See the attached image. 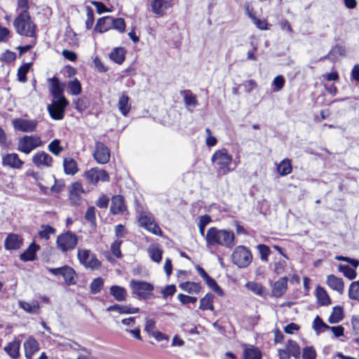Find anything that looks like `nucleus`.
Returning <instances> with one entry per match:
<instances>
[{
	"label": "nucleus",
	"mask_w": 359,
	"mask_h": 359,
	"mask_svg": "<svg viewBox=\"0 0 359 359\" xmlns=\"http://www.w3.org/2000/svg\"><path fill=\"white\" fill-rule=\"evenodd\" d=\"M344 317L343 307L341 306H335L332 308V311L328 318V322L331 324L337 323L342 320Z\"/></svg>",
	"instance_id": "ea45409f"
},
{
	"label": "nucleus",
	"mask_w": 359,
	"mask_h": 359,
	"mask_svg": "<svg viewBox=\"0 0 359 359\" xmlns=\"http://www.w3.org/2000/svg\"><path fill=\"white\" fill-rule=\"evenodd\" d=\"M313 328L316 332H323L325 330H329L330 326L323 322V320L317 316L313 320Z\"/></svg>",
	"instance_id": "052dcab7"
},
{
	"label": "nucleus",
	"mask_w": 359,
	"mask_h": 359,
	"mask_svg": "<svg viewBox=\"0 0 359 359\" xmlns=\"http://www.w3.org/2000/svg\"><path fill=\"white\" fill-rule=\"evenodd\" d=\"M67 87L69 90V93L72 95H78L81 93V82L76 78L72 81H69L68 82Z\"/></svg>",
	"instance_id": "49530a36"
},
{
	"label": "nucleus",
	"mask_w": 359,
	"mask_h": 359,
	"mask_svg": "<svg viewBox=\"0 0 359 359\" xmlns=\"http://www.w3.org/2000/svg\"><path fill=\"white\" fill-rule=\"evenodd\" d=\"M338 271L341 272L349 280L355 279L357 276L356 271L348 265L339 264L338 266Z\"/></svg>",
	"instance_id": "8fccbe9b"
},
{
	"label": "nucleus",
	"mask_w": 359,
	"mask_h": 359,
	"mask_svg": "<svg viewBox=\"0 0 359 359\" xmlns=\"http://www.w3.org/2000/svg\"><path fill=\"white\" fill-rule=\"evenodd\" d=\"M111 29L116 30L119 33H123L126 31V22L122 18H113L111 20Z\"/></svg>",
	"instance_id": "a18cd8bd"
},
{
	"label": "nucleus",
	"mask_w": 359,
	"mask_h": 359,
	"mask_svg": "<svg viewBox=\"0 0 359 359\" xmlns=\"http://www.w3.org/2000/svg\"><path fill=\"white\" fill-rule=\"evenodd\" d=\"M62 167L66 175L74 176L79 171L78 163L70 156L63 158Z\"/></svg>",
	"instance_id": "412c9836"
},
{
	"label": "nucleus",
	"mask_w": 359,
	"mask_h": 359,
	"mask_svg": "<svg viewBox=\"0 0 359 359\" xmlns=\"http://www.w3.org/2000/svg\"><path fill=\"white\" fill-rule=\"evenodd\" d=\"M48 81L50 83V91L55 98L59 99L61 97H65L63 95L65 83H60L56 76L49 79Z\"/></svg>",
	"instance_id": "5701e85b"
},
{
	"label": "nucleus",
	"mask_w": 359,
	"mask_h": 359,
	"mask_svg": "<svg viewBox=\"0 0 359 359\" xmlns=\"http://www.w3.org/2000/svg\"><path fill=\"white\" fill-rule=\"evenodd\" d=\"M19 306L22 309L29 314L39 315L41 313L39 302L36 299H33L30 302L20 301Z\"/></svg>",
	"instance_id": "393cba45"
},
{
	"label": "nucleus",
	"mask_w": 359,
	"mask_h": 359,
	"mask_svg": "<svg viewBox=\"0 0 359 359\" xmlns=\"http://www.w3.org/2000/svg\"><path fill=\"white\" fill-rule=\"evenodd\" d=\"M233 156L226 148L216 150L211 156V162L219 175H226L231 172Z\"/></svg>",
	"instance_id": "f03ea898"
},
{
	"label": "nucleus",
	"mask_w": 359,
	"mask_h": 359,
	"mask_svg": "<svg viewBox=\"0 0 359 359\" xmlns=\"http://www.w3.org/2000/svg\"><path fill=\"white\" fill-rule=\"evenodd\" d=\"M38 121L35 119H25L15 118L12 121L13 127L18 131L23 133L34 132L37 128Z\"/></svg>",
	"instance_id": "4468645a"
},
{
	"label": "nucleus",
	"mask_w": 359,
	"mask_h": 359,
	"mask_svg": "<svg viewBox=\"0 0 359 359\" xmlns=\"http://www.w3.org/2000/svg\"><path fill=\"white\" fill-rule=\"evenodd\" d=\"M109 294L118 302H124L128 297V292L125 287L114 285L109 288Z\"/></svg>",
	"instance_id": "7c9ffc66"
},
{
	"label": "nucleus",
	"mask_w": 359,
	"mask_h": 359,
	"mask_svg": "<svg viewBox=\"0 0 359 359\" xmlns=\"http://www.w3.org/2000/svg\"><path fill=\"white\" fill-rule=\"evenodd\" d=\"M207 244L231 249L236 245V238L231 230L219 229L215 226L209 228L205 235Z\"/></svg>",
	"instance_id": "f257e3e1"
},
{
	"label": "nucleus",
	"mask_w": 359,
	"mask_h": 359,
	"mask_svg": "<svg viewBox=\"0 0 359 359\" xmlns=\"http://www.w3.org/2000/svg\"><path fill=\"white\" fill-rule=\"evenodd\" d=\"M78 243V236L71 231H67L59 234L55 241L57 249L63 254L74 250Z\"/></svg>",
	"instance_id": "39448f33"
},
{
	"label": "nucleus",
	"mask_w": 359,
	"mask_h": 359,
	"mask_svg": "<svg viewBox=\"0 0 359 359\" xmlns=\"http://www.w3.org/2000/svg\"><path fill=\"white\" fill-rule=\"evenodd\" d=\"M138 222L142 227L153 234L161 236L163 233L161 227L155 222L154 217L151 213L141 212L138 218Z\"/></svg>",
	"instance_id": "9d476101"
},
{
	"label": "nucleus",
	"mask_w": 359,
	"mask_h": 359,
	"mask_svg": "<svg viewBox=\"0 0 359 359\" xmlns=\"http://www.w3.org/2000/svg\"><path fill=\"white\" fill-rule=\"evenodd\" d=\"M316 296L320 306H328L331 304V299L327 291L320 285H318L316 288Z\"/></svg>",
	"instance_id": "f704fd0d"
},
{
	"label": "nucleus",
	"mask_w": 359,
	"mask_h": 359,
	"mask_svg": "<svg viewBox=\"0 0 359 359\" xmlns=\"http://www.w3.org/2000/svg\"><path fill=\"white\" fill-rule=\"evenodd\" d=\"M326 283L329 287L342 294L344 291V283L342 278L337 277L334 274H330L327 276Z\"/></svg>",
	"instance_id": "4be33fe9"
},
{
	"label": "nucleus",
	"mask_w": 359,
	"mask_h": 359,
	"mask_svg": "<svg viewBox=\"0 0 359 359\" xmlns=\"http://www.w3.org/2000/svg\"><path fill=\"white\" fill-rule=\"evenodd\" d=\"M122 243L123 242L121 240L116 239L111 244V252L118 259H120L123 257L122 252L121 251V245Z\"/></svg>",
	"instance_id": "13d9d810"
},
{
	"label": "nucleus",
	"mask_w": 359,
	"mask_h": 359,
	"mask_svg": "<svg viewBox=\"0 0 359 359\" xmlns=\"http://www.w3.org/2000/svg\"><path fill=\"white\" fill-rule=\"evenodd\" d=\"M348 297L359 301V280L351 283L348 289Z\"/></svg>",
	"instance_id": "5fc2aeb1"
},
{
	"label": "nucleus",
	"mask_w": 359,
	"mask_h": 359,
	"mask_svg": "<svg viewBox=\"0 0 359 359\" xmlns=\"http://www.w3.org/2000/svg\"><path fill=\"white\" fill-rule=\"evenodd\" d=\"M93 156L97 163L106 164L110 160V150L103 142L97 141L95 143Z\"/></svg>",
	"instance_id": "ddd939ff"
},
{
	"label": "nucleus",
	"mask_w": 359,
	"mask_h": 359,
	"mask_svg": "<svg viewBox=\"0 0 359 359\" xmlns=\"http://www.w3.org/2000/svg\"><path fill=\"white\" fill-rule=\"evenodd\" d=\"M13 26L16 32L27 37L36 36V25L32 20L29 13H19L13 20Z\"/></svg>",
	"instance_id": "7ed1b4c3"
},
{
	"label": "nucleus",
	"mask_w": 359,
	"mask_h": 359,
	"mask_svg": "<svg viewBox=\"0 0 359 359\" xmlns=\"http://www.w3.org/2000/svg\"><path fill=\"white\" fill-rule=\"evenodd\" d=\"M86 20L85 21V26L86 29H92L94 22H95V16L94 12L91 7L86 6Z\"/></svg>",
	"instance_id": "6e6d98bb"
},
{
	"label": "nucleus",
	"mask_w": 359,
	"mask_h": 359,
	"mask_svg": "<svg viewBox=\"0 0 359 359\" xmlns=\"http://www.w3.org/2000/svg\"><path fill=\"white\" fill-rule=\"evenodd\" d=\"M253 23L255 25L257 29L260 30H267L269 29V25L268 24L266 20L265 19H259L256 16H253Z\"/></svg>",
	"instance_id": "69168bd1"
},
{
	"label": "nucleus",
	"mask_w": 359,
	"mask_h": 359,
	"mask_svg": "<svg viewBox=\"0 0 359 359\" xmlns=\"http://www.w3.org/2000/svg\"><path fill=\"white\" fill-rule=\"evenodd\" d=\"M111 16L107 15L97 19L93 31L97 33H104L111 29Z\"/></svg>",
	"instance_id": "cd10ccee"
},
{
	"label": "nucleus",
	"mask_w": 359,
	"mask_h": 359,
	"mask_svg": "<svg viewBox=\"0 0 359 359\" xmlns=\"http://www.w3.org/2000/svg\"><path fill=\"white\" fill-rule=\"evenodd\" d=\"M288 278L286 276L282 277L276 280L271 288V294L276 298L281 297L287 290Z\"/></svg>",
	"instance_id": "aec40b11"
},
{
	"label": "nucleus",
	"mask_w": 359,
	"mask_h": 359,
	"mask_svg": "<svg viewBox=\"0 0 359 359\" xmlns=\"http://www.w3.org/2000/svg\"><path fill=\"white\" fill-rule=\"evenodd\" d=\"M127 209V205L123 196L118 194L112 196L109 208L111 215H123Z\"/></svg>",
	"instance_id": "f3484780"
},
{
	"label": "nucleus",
	"mask_w": 359,
	"mask_h": 359,
	"mask_svg": "<svg viewBox=\"0 0 359 359\" xmlns=\"http://www.w3.org/2000/svg\"><path fill=\"white\" fill-rule=\"evenodd\" d=\"M41 229L42 230L39 231V236L46 241L49 240L50 235L54 234L56 231L55 229L50 225H42Z\"/></svg>",
	"instance_id": "864d4df0"
},
{
	"label": "nucleus",
	"mask_w": 359,
	"mask_h": 359,
	"mask_svg": "<svg viewBox=\"0 0 359 359\" xmlns=\"http://www.w3.org/2000/svg\"><path fill=\"white\" fill-rule=\"evenodd\" d=\"M32 162L37 168H50L53 164V158L46 151H39L32 156Z\"/></svg>",
	"instance_id": "dca6fc26"
},
{
	"label": "nucleus",
	"mask_w": 359,
	"mask_h": 359,
	"mask_svg": "<svg viewBox=\"0 0 359 359\" xmlns=\"http://www.w3.org/2000/svg\"><path fill=\"white\" fill-rule=\"evenodd\" d=\"M85 191L80 181H76L71 184L68 190V200L72 206L77 207L81 205L82 194Z\"/></svg>",
	"instance_id": "f8f14e48"
},
{
	"label": "nucleus",
	"mask_w": 359,
	"mask_h": 359,
	"mask_svg": "<svg viewBox=\"0 0 359 359\" xmlns=\"http://www.w3.org/2000/svg\"><path fill=\"white\" fill-rule=\"evenodd\" d=\"M84 218L92 226L96 225L95 208L94 206H89L85 213Z\"/></svg>",
	"instance_id": "bf43d9fd"
},
{
	"label": "nucleus",
	"mask_w": 359,
	"mask_h": 359,
	"mask_svg": "<svg viewBox=\"0 0 359 359\" xmlns=\"http://www.w3.org/2000/svg\"><path fill=\"white\" fill-rule=\"evenodd\" d=\"M180 93L183 97L184 104L187 107H196L198 105L197 97L191 90H182Z\"/></svg>",
	"instance_id": "72a5a7b5"
},
{
	"label": "nucleus",
	"mask_w": 359,
	"mask_h": 359,
	"mask_svg": "<svg viewBox=\"0 0 359 359\" xmlns=\"http://www.w3.org/2000/svg\"><path fill=\"white\" fill-rule=\"evenodd\" d=\"M77 258L81 264L87 269L96 270L102 266V262L89 250L79 249L77 251Z\"/></svg>",
	"instance_id": "1a4fd4ad"
},
{
	"label": "nucleus",
	"mask_w": 359,
	"mask_h": 359,
	"mask_svg": "<svg viewBox=\"0 0 359 359\" xmlns=\"http://www.w3.org/2000/svg\"><path fill=\"white\" fill-rule=\"evenodd\" d=\"M15 53L7 49L1 54L0 57V61L4 62L6 63H11L13 62L15 60Z\"/></svg>",
	"instance_id": "680f3d73"
},
{
	"label": "nucleus",
	"mask_w": 359,
	"mask_h": 359,
	"mask_svg": "<svg viewBox=\"0 0 359 359\" xmlns=\"http://www.w3.org/2000/svg\"><path fill=\"white\" fill-rule=\"evenodd\" d=\"M127 50L124 47H115L109 54V59L114 63L121 65L125 60Z\"/></svg>",
	"instance_id": "b1692460"
},
{
	"label": "nucleus",
	"mask_w": 359,
	"mask_h": 359,
	"mask_svg": "<svg viewBox=\"0 0 359 359\" xmlns=\"http://www.w3.org/2000/svg\"><path fill=\"white\" fill-rule=\"evenodd\" d=\"M1 164L4 167L20 170L23 167L25 162L20 158L18 154L10 153L2 155Z\"/></svg>",
	"instance_id": "2eb2a0df"
},
{
	"label": "nucleus",
	"mask_w": 359,
	"mask_h": 359,
	"mask_svg": "<svg viewBox=\"0 0 359 359\" xmlns=\"http://www.w3.org/2000/svg\"><path fill=\"white\" fill-rule=\"evenodd\" d=\"M285 84V79L283 75L276 76L271 83L273 92H278L282 90Z\"/></svg>",
	"instance_id": "603ef678"
},
{
	"label": "nucleus",
	"mask_w": 359,
	"mask_h": 359,
	"mask_svg": "<svg viewBox=\"0 0 359 359\" xmlns=\"http://www.w3.org/2000/svg\"><path fill=\"white\" fill-rule=\"evenodd\" d=\"M207 285L211 288L219 296L222 297L224 295V292L217 283L210 276L204 279Z\"/></svg>",
	"instance_id": "de8ad7c7"
},
{
	"label": "nucleus",
	"mask_w": 359,
	"mask_h": 359,
	"mask_svg": "<svg viewBox=\"0 0 359 359\" xmlns=\"http://www.w3.org/2000/svg\"><path fill=\"white\" fill-rule=\"evenodd\" d=\"M83 177L87 183L96 187L100 181L107 182L110 181L109 173L104 169L97 167L92 168L83 172Z\"/></svg>",
	"instance_id": "6e6552de"
},
{
	"label": "nucleus",
	"mask_w": 359,
	"mask_h": 359,
	"mask_svg": "<svg viewBox=\"0 0 359 359\" xmlns=\"http://www.w3.org/2000/svg\"><path fill=\"white\" fill-rule=\"evenodd\" d=\"M256 248L259 252L261 261L267 263L269 262V257L271 254L270 248L265 244H258Z\"/></svg>",
	"instance_id": "37998d69"
},
{
	"label": "nucleus",
	"mask_w": 359,
	"mask_h": 359,
	"mask_svg": "<svg viewBox=\"0 0 359 359\" xmlns=\"http://www.w3.org/2000/svg\"><path fill=\"white\" fill-rule=\"evenodd\" d=\"M65 283L67 285H73L76 283L77 275L75 270L67 266L62 276Z\"/></svg>",
	"instance_id": "79ce46f5"
},
{
	"label": "nucleus",
	"mask_w": 359,
	"mask_h": 359,
	"mask_svg": "<svg viewBox=\"0 0 359 359\" xmlns=\"http://www.w3.org/2000/svg\"><path fill=\"white\" fill-rule=\"evenodd\" d=\"M74 108L79 112L84 111L87 107L88 104L85 98L79 97L74 101Z\"/></svg>",
	"instance_id": "0e129e2a"
},
{
	"label": "nucleus",
	"mask_w": 359,
	"mask_h": 359,
	"mask_svg": "<svg viewBox=\"0 0 359 359\" xmlns=\"http://www.w3.org/2000/svg\"><path fill=\"white\" fill-rule=\"evenodd\" d=\"M215 296L210 293H207L203 298L200 300L199 309L202 311L210 310L211 311H214V301Z\"/></svg>",
	"instance_id": "4c0bfd02"
},
{
	"label": "nucleus",
	"mask_w": 359,
	"mask_h": 359,
	"mask_svg": "<svg viewBox=\"0 0 359 359\" xmlns=\"http://www.w3.org/2000/svg\"><path fill=\"white\" fill-rule=\"evenodd\" d=\"M107 311H116L120 314H134L139 313L140 309L138 307H132L130 305H121L115 304L107 307Z\"/></svg>",
	"instance_id": "c85d7f7f"
},
{
	"label": "nucleus",
	"mask_w": 359,
	"mask_h": 359,
	"mask_svg": "<svg viewBox=\"0 0 359 359\" xmlns=\"http://www.w3.org/2000/svg\"><path fill=\"white\" fill-rule=\"evenodd\" d=\"M42 144L41 138L39 135H24L19 139L17 150L25 154H29L41 147Z\"/></svg>",
	"instance_id": "423d86ee"
},
{
	"label": "nucleus",
	"mask_w": 359,
	"mask_h": 359,
	"mask_svg": "<svg viewBox=\"0 0 359 359\" xmlns=\"http://www.w3.org/2000/svg\"><path fill=\"white\" fill-rule=\"evenodd\" d=\"M130 287L133 294L137 295L140 299H148L152 295L154 290L151 283L134 279L130 281Z\"/></svg>",
	"instance_id": "0eeeda50"
},
{
	"label": "nucleus",
	"mask_w": 359,
	"mask_h": 359,
	"mask_svg": "<svg viewBox=\"0 0 359 359\" xmlns=\"http://www.w3.org/2000/svg\"><path fill=\"white\" fill-rule=\"evenodd\" d=\"M179 287L184 291L191 294L195 293L198 294L202 287L200 283L191 282V281H185L184 283H181L179 285Z\"/></svg>",
	"instance_id": "c9c22d12"
},
{
	"label": "nucleus",
	"mask_w": 359,
	"mask_h": 359,
	"mask_svg": "<svg viewBox=\"0 0 359 359\" xmlns=\"http://www.w3.org/2000/svg\"><path fill=\"white\" fill-rule=\"evenodd\" d=\"M346 50L345 46L340 44H336L332 47L327 55L320 58V60L329 59L334 61L337 58V55L344 57L346 56Z\"/></svg>",
	"instance_id": "c756f323"
},
{
	"label": "nucleus",
	"mask_w": 359,
	"mask_h": 359,
	"mask_svg": "<svg viewBox=\"0 0 359 359\" xmlns=\"http://www.w3.org/2000/svg\"><path fill=\"white\" fill-rule=\"evenodd\" d=\"M40 250V246L32 242L29 247L20 255V260L23 262L34 261L36 259V252Z\"/></svg>",
	"instance_id": "a878e982"
},
{
	"label": "nucleus",
	"mask_w": 359,
	"mask_h": 359,
	"mask_svg": "<svg viewBox=\"0 0 359 359\" xmlns=\"http://www.w3.org/2000/svg\"><path fill=\"white\" fill-rule=\"evenodd\" d=\"M11 37V31L5 27L0 25V43H6Z\"/></svg>",
	"instance_id": "774afa93"
},
{
	"label": "nucleus",
	"mask_w": 359,
	"mask_h": 359,
	"mask_svg": "<svg viewBox=\"0 0 359 359\" xmlns=\"http://www.w3.org/2000/svg\"><path fill=\"white\" fill-rule=\"evenodd\" d=\"M285 350L288 351V353L294 358L298 359L300 358L301 349L296 341L292 339L287 340Z\"/></svg>",
	"instance_id": "58836bf2"
},
{
	"label": "nucleus",
	"mask_w": 359,
	"mask_h": 359,
	"mask_svg": "<svg viewBox=\"0 0 359 359\" xmlns=\"http://www.w3.org/2000/svg\"><path fill=\"white\" fill-rule=\"evenodd\" d=\"M104 286V280L101 277H97L93 280L90 284V292L93 294L100 292Z\"/></svg>",
	"instance_id": "3c124183"
},
{
	"label": "nucleus",
	"mask_w": 359,
	"mask_h": 359,
	"mask_svg": "<svg viewBox=\"0 0 359 359\" xmlns=\"http://www.w3.org/2000/svg\"><path fill=\"white\" fill-rule=\"evenodd\" d=\"M150 5L154 14L163 17L165 14V10L172 8L173 4L172 0H152Z\"/></svg>",
	"instance_id": "a211bd4d"
},
{
	"label": "nucleus",
	"mask_w": 359,
	"mask_h": 359,
	"mask_svg": "<svg viewBox=\"0 0 359 359\" xmlns=\"http://www.w3.org/2000/svg\"><path fill=\"white\" fill-rule=\"evenodd\" d=\"M149 255L151 259L156 263H159L162 260L163 251L158 247L150 249Z\"/></svg>",
	"instance_id": "e2e57ef3"
},
{
	"label": "nucleus",
	"mask_w": 359,
	"mask_h": 359,
	"mask_svg": "<svg viewBox=\"0 0 359 359\" xmlns=\"http://www.w3.org/2000/svg\"><path fill=\"white\" fill-rule=\"evenodd\" d=\"M59 139L53 140L48 145V150L54 156H59L63 151L64 147L60 144Z\"/></svg>",
	"instance_id": "c03bdc74"
},
{
	"label": "nucleus",
	"mask_w": 359,
	"mask_h": 359,
	"mask_svg": "<svg viewBox=\"0 0 359 359\" xmlns=\"http://www.w3.org/2000/svg\"><path fill=\"white\" fill-rule=\"evenodd\" d=\"M248 290L260 297H264L266 294V288L262 284L255 281H249L245 284Z\"/></svg>",
	"instance_id": "a19ab883"
},
{
	"label": "nucleus",
	"mask_w": 359,
	"mask_h": 359,
	"mask_svg": "<svg viewBox=\"0 0 359 359\" xmlns=\"http://www.w3.org/2000/svg\"><path fill=\"white\" fill-rule=\"evenodd\" d=\"M69 104L65 97H61L48 106V111L50 117L54 120H62L65 117L67 106Z\"/></svg>",
	"instance_id": "9b49d317"
},
{
	"label": "nucleus",
	"mask_w": 359,
	"mask_h": 359,
	"mask_svg": "<svg viewBox=\"0 0 359 359\" xmlns=\"http://www.w3.org/2000/svg\"><path fill=\"white\" fill-rule=\"evenodd\" d=\"M24 243L23 238L14 233H8L4 240V248L6 250H18Z\"/></svg>",
	"instance_id": "6ab92c4d"
},
{
	"label": "nucleus",
	"mask_w": 359,
	"mask_h": 359,
	"mask_svg": "<svg viewBox=\"0 0 359 359\" xmlns=\"http://www.w3.org/2000/svg\"><path fill=\"white\" fill-rule=\"evenodd\" d=\"M277 172L280 176H286L292 171V161L290 159L285 158L282 160L277 165Z\"/></svg>",
	"instance_id": "e433bc0d"
},
{
	"label": "nucleus",
	"mask_w": 359,
	"mask_h": 359,
	"mask_svg": "<svg viewBox=\"0 0 359 359\" xmlns=\"http://www.w3.org/2000/svg\"><path fill=\"white\" fill-rule=\"evenodd\" d=\"M31 67V63H25L20 66L17 72L18 79L20 82L25 83L27 81V74Z\"/></svg>",
	"instance_id": "09e8293b"
},
{
	"label": "nucleus",
	"mask_w": 359,
	"mask_h": 359,
	"mask_svg": "<svg viewBox=\"0 0 359 359\" xmlns=\"http://www.w3.org/2000/svg\"><path fill=\"white\" fill-rule=\"evenodd\" d=\"M129 100L130 98L126 93H123L118 99V107L121 114L124 116H126L128 114L131 109V104L129 103Z\"/></svg>",
	"instance_id": "2f4dec72"
},
{
	"label": "nucleus",
	"mask_w": 359,
	"mask_h": 359,
	"mask_svg": "<svg viewBox=\"0 0 359 359\" xmlns=\"http://www.w3.org/2000/svg\"><path fill=\"white\" fill-rule=\"evenodd\" d=\"M231 261L239 269H245L250 265L253 259L251 250L243 245L236 246L231 254Z\"/></svg>",
	"instance_id": "20e7f679"
},
{
	"label": "nucleus",
	"mask_w": 359,
	"mask_h": 359,
	"mask_svg": "<svg viewBox=\"0 0 359 359\" xmlns=\"http://www.w3.org/2000/svg\"><path fill=\"white\" fill-rule=\"evenodd\" d=\"M178 300L182 304H194L197 302V297L189 296L182 293H180L177 295Z\"/></svg>",
	"instance_id": "338daca9"
},
{
	"label": "nucleus",
	"mask_w": 359,
	"mask_h": 359,
	"mask_svg": "<svg viewBox=\"0 0 359 359\" xmlns=\"http://www.w3.org/2000/svg\"><path fill=\"white\" fill-rule=\"evenodd\" d=\"M20 345L21 343L20 340L14 339L8 343V344L4 346V350L11 358L18 359L20 356Z\"/></svg>",
	"instance_id": "bb28decb"
},
{
	"label": "nucleus",
	"mask_w": 359,
	"mask_h": 359,
	"mask_svg": "<svg viewBox=\"0 0 359 359\" xmlns=\"http://www.w3.org/2000/svg\"><path fill=\"white\" fill-rule=\"evenodd\" d=\"M302 357L303 359H316L317 353L313 346H306L302 349Z\"/></svg>",
	"instance_id": "4d7b16f0"
},
{
	"label": "nucleus",
	"mask_w": 359,
	"mask_h": 359,
	"mask_svg": "<svg viewBox=\"0 0 359 359\" xmlns=\"http://www.w3.org/2000/svg\"><path fill=\"white\" fill-rule=\"evenodd\" d=\"M243 359H262V352L259 348L255 346L245 347L243 352Z\"/></svg>",
	"instance_id": "473e14b6"
}]
</instances>
